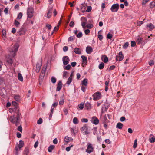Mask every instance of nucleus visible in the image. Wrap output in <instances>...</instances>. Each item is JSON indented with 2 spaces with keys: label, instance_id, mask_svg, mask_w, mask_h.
I'll list each match as a JSON object with an SVG mask.
<instances>
[{
  "label": "nucleus",
  "instance_id": "1",
  "mask_svg": "<svg viewBox=\"0 0 155 155\" xmlns=\"http://www.w3.org/2000/svg\"><path fill=\"white\" fill-rule=\"evenodd\" d=\"M17 111L16 116L14 115L12 116L9 118V120L13 123L15 124L16 126L20 124V119L21 116V114L18 112L19 110H18Z\"/></svg>",
  "mask_w": 155,
  "mask_h": 155
},
{
  "label": "nucleus",
  "instance_id": "2",
  "mask_svg": "<svg viewBox=\"0 0 155 155\" xmlns=\"http://www.w3.org/2000/svg\"><path fill=\"white\" fill-rule=\"evenodd\" d=\"M34 11L33 8L31 7L27 8V15L28 17L31 18L34 15Z\"/></svg>",
  "mask_w": 155,
  "mask_h": 155
},
{
  "label": "nucleus",
  "instance_id": "3",
  "mask_svg": "<svg viewBox=\"0 0 155 155\" xmlns=\"http://www.w3.org/2000/svg\"><path fill=\"white\" fill-rule=\"evenodd\" d=\"M19 144L15 147V150H16V153L17 155H18V151L19 150L21 149L23 146L24 143L23 141L20 140L19 141Z\"/></svg>",
  "mask_w": 155,
  "mask_h": 155
},
{
  "label": "nucleus",
  "instance_id": "4",
  "mask_svg": "<svg viewBox=\"0 0 155 155\" xmlns=\"http://www.w3.org/2000/svg\"><path fill=\"white\" fill-rule=\"evenodd\" d=\"M46 70V68L45 67L43 68L41 72L40 73L39 76V81L41 83L42 81V80L45 76Z\"/></svg>",
  "mask_w": 155,
  "mask_h": 155
},
{
  "label": "nucleus",
  "instance_id": "5",
  "mask_svg": "<svg viewBox=\"0 0 155 155\" xmlns=\"http://www.w3.org/2000/svg\"><path fill=\"white\" fill-rule=\"evenodd\" d=\"M81 131L83 132L84 135H87L89 134V132L88 131L87 126L86 124L81 128Z\"/></svg>",
  "mask_w": 155,
  "mask_h": 155
},
{
  "label": "nucleus",
  "instance_id": "6",
  "mask_svg": "<svg viewBox=\"0 0 155 155\" xmlns=\"http://www.w3.org/2000/svg\"><path fill=\"white\" fill-rule=\"evenodd\" d=\"M119 7V5L118 4H114L112 6L110 10L113 12H117L118 10Z\"/></svg>",
  "mask_w": 155,
  "mask_h": 155
},
{
  "label": "nucleus",
  "instance_id": "7",
  "mask_svg": "<svg viewBox=\"0 0 155 155\" xmlns=\"http://www.w3.org/2000/svg\"><path fill=\"white\" fill-rule=\"evenodd\" d=\"M93 97L94 100H97L101 98V94L100 92H97L93 95Z\"/></svg>",
  "mask_w": 155,
  "mask_h": 155
},
{
  "label": "nucleus",
  "instance_id": "8",
  "mask_svg": "<svg viewBox=\"0 0 155 155\" xmlns=\"http://www.w3.org/2000/svg\"><path fill=\"white\" fill-rule=\"evenodd\" d=\"M18 45L15 44L14 45L13 49L12 50L11 54L12 55V56L14 57L15 55V53L18 50Z\"/></svg>",
  "mask_w": 155,
  "mask_h": 155
},
{
  "label": "nucleus",
  "instance_id": "9",
  "mask_svg": "<svg viewBox=\"0 0 155 155\" xmlns=\"http://www.w3.org/2000/svg\"><path fill=\"white\" fill-rule=\"evenodd\" d=\"M93 150L94 148L92 146V145L90 143H88L86 152L89 153H90L92 152L93 151Z\"/></svg>",
  "mask_w": 155,
  "mask_h": 155
},
{
  "label": "nucleus",
  "instance_id": "10",
  "mask_svg": "<svg viewBox=\"0 0 155 155\" xmlns=\"http://www.w3.org/2000/svg\"><path fill=\"white\" fill-rule=\"evenodd\" d=\"M124 58V56L122 52H120L116 57V60L117 61H121Z\"/></svg>",
  "mask_w": 155,
  "mask_h": 155
},
{
  "label": "nucleus",
  "instance_id": "11",
  "mask_svg": "<svg viewBox=\"0 0 155 155\" xmlns=\"http://www.w3.org/2000/svg\"><path fill=\"white\" fill-rule=\"evenodd\" d=\"M62 61L63 64L64 65H66L69 63L70 59L68 56H65L63 57Z\"/></svg>",
  "mask_w": 155,
  "mask_h": 155
},
{
  "label": "nucleus",
  "instance_id": "12",
  "mask_svg": "<svg viewBox=\"0 0 155 155\" xmlns=\"http://www.w3.org/2000/svg\"><path fill=\"white\" fill-rule=\"evenodd\" d=\"M81 20L83 21V22H81V26L84 29H85L86 27L85 25L87 21L86 18L85 17H82L81 18Z\"/></svg>",
  "mask_w": 155,
  "mask_h": 155
},
{
  "label": "nucleus",
  "instance_id": "13",
  "mask_svg": "<svg viewBox=\"0 0 155 155\" xmlns=\"http://www.w3.org/2000/svg\"><path fill=\"white\" fill-rule=\"evenodd\" d=\"M91 122L95 125L97 124L99 121L98 119L96 117H92L91 120Z\"/></svg>",
  "mask_w": 155,
  "mask_h": 155
},
{
  "label": "nucleus",
  "instance_id": "14",
  "mask_svg": "<svg viewBox=\"0 0 155 155\" xmlns=\"http://www.w3.org/2000/svg\"><path fill=\"white\" fill-rule=\"evenodd\" d=\"M136 41L137 43L139 45L140 44H143V39L139 36H138L137 38Z\"/></svg>",
  "mask_w": 155,
  "mask_h": 155
},
{
  "label": "nucleus",
  "instance_id": "15",
  "mask_svg": "<svg viewBox=\"0 0 155 155\" xmlns=\"http://www.w3.org/2000/svg\"><path fill=\"white\" fill-rule=\"evenodd\" d=\"M146 28L147 29H148L150 30H151L153 29L155 27L154 25L151 23L147 24L146 25Z\"/></svg>",
  "mask_w": 155,
  "mask_h": 155
},
{
  "label": "nucleus",
  "instance_id": "16",
  "mask_svg": "<svg viewBox=\"0 0 155 155\" xmlns=\"http://www.w3.org/2000/svg\"><path fill=\"white\" fill-rule=\"evenodd\" d=\"M86 51L87 53L90 54L93 51V49L91 47L88 46L86 48Z\"/></svg>",
  "mask_w": 155,
  "mask_h": 155
},
{
  "label": "nucleus",
  "instance_id": "17",
  "mask_svg": "<svg viewBox=\"0 0 155 155\" xmlns=\"http://www.w3.org/2000/svg\"><path fill=\"white\" fill-rule=\"evenodd\" d=\"M101 59L102 61L105 63H107L108 60V58L106 55H102Z\"/></svg>",
  "mask_w": 155,
  "mask_h": 155
},
{
  "label": "nucleus",
  "instance_id": "18",
  "mask_svg": "<svg viewBox=\"0 0 155 155\" xmlns=\"http://www.w3.org/2000/svg\"><path fill=\"white\" fill-rule=\"evenodd\" d=\"M62 86V83L61 81H59V82L57 84V87L56 88V91H60L61 88Z\"/></svg>",
  "mask_w": 155,
  "mask_h": 155
},
{
  "label": "nucleus",
  "instance_id": "19",
  "mask_svg": "<svg viewBox=\"0 0 155 155\" xmlns=\"http://www.w3.org/2000/svg\"><path fill=\"white\" fill-rule=\"evenodd\" d=\"M41 63H37L36 65V71L37 72H38L41 68Z\"/></svg>",
  "mask_w": 155,
  "mask_h": 155
},
{
  "label": "nucleus",
  "instance_id": "20",
  "mask_svg": "<svg viewBox=\"0 0 155 155\" xmlns=\"http://www.w3.org/2000/svg\"><path fill=\"white\" fill-rule=\"evenodd\" d=\"M52 12V8H51L48 10L46 16L47 18H49L51 17Z\"/></svg>",
  "mask_w": 155,
  "mask_h": 155
},
{
  "label": "nucleus",
  "instance_id": "21",
  "mask_svg": "<svg viewBox=\"0 0 155 155\" xmlns=\"http://www.w3.org/2000/svg\"><path fill=\"white\" fill-rule=\"evenodd\" d=\"M74 51L77 54H81V50L80 48H75L74 50Z\"/></svg>",
  "mask_w": 155,
  "mask_h": 155
},
{
  "label": "nucleus",
  "instance_id": "22",
  "mask_svg": "<svg viewBox=\"0 0 155 155\" xmlns=\"http://www.w3.org/2000/svg\"><path fill=\"white\" fill-rule=\"evenodd\" d=\"M18 80L21 81L22 82L23 81V79L22 74L20 73H19L18 74Z\"/></svg>",
  "mask_w": 155,
  "mask_h": 155
},
{
  "label": "nucleus",
  "instance_id": "23",
  "mask_svg": "<svg viewBox=\"0 0 155 155\" xmlns=\"http://www.w3.org/2000/svg\"><path fill=\"white\" fill-rule=\"evenodd\" d=\"M123 124L120 122L118 123L116 125V127L119 128V129H121L123 127Z\"/></svg>",
  "mask_w": 155,
  "mask_h": 155
},
{
  "label": "nucleus",
  "instance_id": "24",
  "mask_svg": "<svg viewBox=\"0 0 155 155\" xmlns=\"http://www.w3.org/2000/svg\"><path fill=\"white\" fill-rule=\"evenodd\" d=\"M87 79H84L81 82L82 85H84L86 86L87 85Z\"/></svg>",
  "mask_w": 155,
  "mask_h": 155
},
{
  "label": "nucleus",
  "instance_id": "25",
  "mask_svg": "<svg viewBox=\"0 0 155 155\" xmlns=\"http://www.w3.org/2000/svg\"><path fill=\"white\" fill-rule=\"evenodd\" d=\"M69 142L68 137V136H66L64 139V145H66Z\"/></svg>",
  "mask_w": 155,
  "mask_h": 155
},
{
  "label": "nucleus",
  "instance_id": "26",
  "mask_svg": "<svg viewBox=\"0 0 155 155\" xmlns=\"http://www.w3.org/2000/svg\"><path fill=\"white\" fill-rule=\"evenodd\" d=\"M29 153L28 148L27 147L25 148L24 151L23 155H28Z\"/></svg>",
  "mask_w": 155,
  "mask_h": 155
},
{
  "label": "nucleus",
  "instance_id": "27",
  "mask_svg": "<svg viewBox=\"0 0 155 155\" xmlns=\"http://www.w3.org/2000/svg\"><path fill=\"white\" fill-rule=\"evenodd\" d=\"M64 99L63 97H61V100H60V101H59V104L60 105H62L64 104Z\"/></svg>",
  "mask_w": 155,
  "mask_h": 155
},
{
  "label": "nucleus",
  "instance_id": "28",
  "mask_svg": "<svg viewBox=\"0 0 155 155\" xmlns=\"http://www.w3.org/2000/svg\"><path fill=\"white\" fill-rule=\"evenodd\" d=\"M14 24L16 27H18L20 24V23L19 22L17 21V19H16L14 21Z\"/></svg>",
  "mask_w": 155,
  "mask_h": 155
},
{
  "label": "nucleus",
  "instance_id": "29",
  "mask_svg": "<svg viewBox=\"0 0 155 155\" xmlns=\"http://www.w3.org/2000/svg\"><path fill=\"white\" fill-rule=\"evenodd\" d=\"M104 66V64L103 62H101L99 65L98 68L100 70L103 69Z\"/></svg>",
  "mask_w": 155,
  "mask_h": 155
},
{
  "label": "nucleus",
  "instance_id": "30",
  "mask_svg": "<svg viewBox=\"0 0 155 155\" xmlns=\"http://www.w3.org/2000/svg\"><path fill=\"white\" fill-rule=\"evenodd\" d=\"M55 146L54 145H51L48 148V151L49 152H51L52 151L53 149L54 148Z\"/></svg>",
  "mask_w": 155,
  "mask_h": 155
},
{
  "label": "nucleus",
  "instance_id": "31",
  "mask_svg": "<svg viewBox=\"0 0 155 155\" xmlns=\"http://www.w3.org/2000/svg\"><path fill=\"white\" fill-rule=\"evenodd\" d=\"M73 123L75 124H78V123L79 121L78 118L76 117H74L73 120Z\"/></svg>",
  "mask_w": 155,
  "mask_h": 155
},
{
  "label": "nucleus",
  "instance_id": "32",
  "mask_svg": "<svg viewBox=\"0 0 155 155\" xmlns=\"http://www.w3.org/2000/svg\"><path fill=\"white\" fill-rule=\"evenodd\" d=\"M23 14L21 12H20L18 15L17 17L16 18L17 20L21 19L22 17Z\"/></svg>",
  "mask_w": 155,
  "mask_h": 155
},
{
  "label": "nucleus",
  "instance_id": "33",
  "mask_svg": "<svg viewBox=\"0 0 155 155\" xmlns=\"http://www.w3.org/2000/svg\"><path fill=\"white\" fill-rule=\"evenodd\" d=\"M72 81V78H69L68 79V81L66 82V84L69 85Z\"/></svg>",
  "mask_w": 155,
  "mask_h": 155
},
{
  "label": "nucleus",
  "instance_id": "34",
  "mask_svg": "<svg viewBox=\"0 0 155 155\" xmlns=\"http://www.w3.org/2000/svg\"><path fill=\"white\" fill-rule=\"evenodd\" d=\"M97 127H94L92 129V130H93V134L94 135H95L97 134Z\"/></svg>",
  "mask_w": 155,
  "mask_h": 155
},
{
  "label": "nucleus",
  "instance_id": "35",
  "mask_svg": "<svg viewBox=\"0 0 155 155\" xmlns=\"http://www.w3.org/2000/svg\"><path fill=\"white\" fill-rule=\"evenodd\" d=\"M51 81L54 84L56 82V79L54 77H52L51 78Z\"/></svg>",
  "mask_w": 155,
  "mask_h": 155
},
{
  "label": "nucleus",
  "instance_id": "36",
  "mask_svg": "<svg viewBox=\"0 0 155 155\" xmlns=\"http://www.w3.org/2000/svg\"><path fill=\"white\" fill-rule=\"evenodd\" d=\"M92 9L91 7L90 6H89L87 7V9L86 10V12H90Z\"/></svg>",
  "mask_w": 155,
  "mask_h": 155
},
{
  "label": "nucleus",
  "instance_id": "37",
  "mask_svg": "<svg viewBox=\"0 0 155 155\" xmlns=\"http://www.w3.org/2000/svg\"><path fill=\"white\" fill-rule=\"evenodd\" d=\"M155 6V2H152L150 4V7L151 8H153Z\"/></svg>",
  "mask_w": 155,
  "mask_h": 155
},
{
  "label": "nucleus",
  "instance_id": "38",
  "mask_svg": "<svg viewBox=\"0 0 155 155\" xmlns=\"http://www.w3.org/2000/svg\"><path fill=\"white\" fill-rule=\"evenodd\" d=\"M129 45V43L128 42H126L124 43V45L123 46V48L125 49Z\"/></svg>",
  "mask_w": 155,
  "mask_h": 155
},
{
  "label": "nucleus",
  "instance_id": "39",
  "mask_svg": "<svg viewBox=\"0 0 155 155\" xmlns=\"http://www.w3.org/2000/svg\"><path fill=\"white\" fill-rule=\"evenodd\" d=\"M14 99L16 101H19L20 99V96L18 95H16L14 96Z\"/></svg>",
  "mask_w": 155,
  "mask_h": 155
},
{
  "label": "nucleus",
  "instance_id": "40",
  "mask_svg": "<svg viewBox=\"0 0 155 155\" xmlns=\"http://www.w3.org/2000/svg\"><path fill=\"white\" fill-rule=\"evenodd\" d=\"M81 58L83 60V62H86L87 60V57L84 56L82 55L81 56Z\"/></svg>",
  "mask_w": 155,
  "mask_h": 155
},
{
  "label": "nucleus",
  "instance_id": "41",
  "mask_svg": "<svg viewBox=\"0 0 155 155\" xmlns=\"http://www.w3.org/2000/svg\"><path fill=\"white\" fill-rule=\"evenodd\" d=\"M68 74V73L67 71H64L63 72V78H66L67 77V75Z\"/></svg>",
  "mask_w": 155,
  "mask_h": 155
},
{
  "label": "nucleus",
  "instance_id": "42",
  "mask_svg": "<svg viewBox=\"0 0 155 155\" xmlns=\"http://www.w3.org/2000/svg\"><path fill=\"white\" fill-rule=\"evenodd\" d=\"M73 145L72 144L70 146H69L68 147H67L65 149L66 150L67 152L70 151L71 149V148L73 147Z\"/></svg>",
  "mask_w": 155,
  "mask_h": 155
},
{
  "label": "nucleus",
  "instance_id": "43",
  "mask_svg": "<svg viewBox=\"0 0 155 155\" xmlns=\"http://www.w3.org/2000/svg\"><path fill=\"white\" fill-rule=\"evenodd\" d=\"M112 34L109 33L107 35V38L109 39H111L112 38Z\"/></svg>",
  "mask_w": 155,
  "mask_h": 155
},
{
  "label": "nucleus",
  "instance_id": "44",
  "mask_svg": "<svg viewBox=\"0 0 155 155\" xmlns=\"http://www.w3.org/2000/svg\"><path fill=\"white\" fill-rule=\"evenodd\" d=\"M101 31H100L98 33V38L100 41H101L103 38V36L99 34V32Z\"/></svg>",
  "mask_w": 155,
  "mask_h": 155
},
{
  "label": "nucleus",
  "instance_id": "45",
  "mask_svg": "<svg viewBox=\"0 0 155 155\" xmlns=\"http://www.w3.org/2000/svg\"><path fill=\"white\" fill-rule=\"evenodd\" d=\"M12 104L14 105L16 109L17 108V104L15 101H13L12 102Z\"/></svg>",
  "mask_w": 155,
  "mask_h": 155
},
{
  "label": "nucleus",
  "instance_id": "46",
  "mask_svg": "<svg viewBox=\"0 0 155 155\" xmlns=\"http://www.w3.org/2000/svg\"><path fill=\"white\" fill-rule=\"evenodd\" d=\"M42 123V119L41 118H39L37 122V123L38 124H40Z\"/></svg>",
  "mask_w": 155,
  "mask_h": 155
},
{
  "label": "nucleus",
  "instance_id": "47",
  "mask_svg": "<svg viewBox=\"0 0 155 155\" xmlns=\"http://www.w3.org/2000/svg\"><path fill=\"white\" fill-rule=\"evenodd\" d=\"M86 107L87 109H89L91 108V104L89 103H87L85 104Z\"/></svg>",
  "mask_w": 155,
  "mask_h": 155
},
{
  "label": "nucleus",
  "instance_id": "48",
  "mask_svg": "<svg viewBox=\"0 0 155 155\" xmlns=\"http://www.w3.org/2000/svg\"><path fill=\"white\" fill-rule=\"evenodd\" d=\"M17 130L21 132H22V128L21 125H20L17 128Z\"/></svg>",
  "mask_w": 155,
  "mask_h": 155
},
{
  "label": "nucleus",
  "instance_id": "49",
  "mask_svg": "<svg viewBox=\"0 0 155 155\" xmlns=\"http://www.w3.org/2000/svg\"><path fill=\"white\" fill-rule=\"evenodd\" d=\"M137 139H135L134 141V144L133 145V147L134 148H135L137 147Z\"/></svg>",
  "mask_w": 155,
  "mask_h": 155
},
{
  "label": "nucleus",
  "instance_id": "50",
  "mask_svg": "<svg viewBox=\"0 0 155 155\" xmlns=\"http://www.w3.org/2000/svg\"><path fill=\"white\" fill-rule=\"evenodd\" d=\"M81 121L82 122L87 123L88 120L87 118H82L81 119Z\"/></svg>",
  "mask_w": 155,
  "mask_h": 155
},
{
  "label": "nucleus",
  "instance_id": "51",
  "mask_svg": "<svg viewBox=\"0 0 155 155\" xmlns=\"http://www.w3.org/2000/svg\"><path fill=\"white\" fill-rule=\"evenodd\" d=\"M150 141L151 143H153L155 142V138L154 137L151 138L150 139Z\"/></svg>",
  "mask_w": 155,
  "mask_h": 155
},
{
  "label": "nucleus",
  "instance_id": "52",
  "mask_svg": "<svg viewBox=\"0 0 155 155\" xmlns=\"http://www.w3.org/2000/svg\"><path fill=\"white\" fill-rule=\"evenodd\" d=\"M71 67V66L70 65L68 64L65 66L64 69H66L67 70H69L70 69Z\"/></svg>",
  "mask_w": 155,
  "mask_h": 155
},
{
  "label": "nucleus",
  "instance_id": "53",
  "mask_svg": "<svg viewBox=\"0 0 155 155\" xmlns=\"http://www.w3.org/2000/svg\"><path fill=\"white\" fill-rule=\"evenodd\" d=\"M79 108L81 109L82 110L84 108V105L82 104H81L78 105Z\"/></svg>",
  "mask_w": 155,
  "mask_h": 155
},
{
  "label": "nucleus",
  "instance_id": "54",
  "mask_svg": "<svg viewBox=\"0 0 155 155\" xmlns=\"http://www.w3.org/2000/svg\"><path fill=\"white\" fill-rule=\"evenodd\" d=\"M76 36L78 38L81 37L82 36V33L81 32H80L78 34L76 35Z\"/></svg>",
  "mask_w": 155,
  "mask_h": 155
},
{
  "label": "nucleus",
  "instance_id": "55",
  "mask_svg": "<svg viewBox=\"0 0 155 155\" xmlns=\"http://www.w3.org/2000/svg\"><path fill=\"white\" fill-rule=\"evenodd\" d=\"M74 40V38L72 36H70L68 39V41H72Z\"/></svg>",
  "mask_w": 155,
  "mask_h": 155
},
{
  "label": "nucleus",
  "instance_id": "56",
  "mask_svg": "<svg viewBox=\"0 0 155 155\" xmlns=\"http://www.w3.org/2000/svg\"><path fill=\"white\" fill-rule=\"evenodd\" d=\"M90 32V30L89 29H87L84 31L85 34L86 35H88Z\"/></svg>",
  "mask_w": 155,
  "mask_h": 155
},
{
  "label": "nucleus",
  "instance_id": "57",
  "mask_svg": "<svg viewBox=\"0 0 155 155\" xmlns=\"http://www.w3.org/2000/svg\"><path fill=\"white\" fill-rule=\"evenodd\" d=\"M86 27L87 28H91L93 27V25L92 24H87L86 26Z\"/></svg>",
  "mask_w": 155,
  "mask_h": 155
},
{
  "label": "nucleus",
  "instance_id": "58",
  "mask_svg": "<svg viewBox=\"0 0 155 155\" xmlns=\"http://www.w3.org/2000/svg\"><path fill=\"white\" fill-rule=\"evenodd\" d=\"M136 45V42H135L133 41H131V46L132 47H133L135 46Z\"/></svg>",
  "mask_w": 155,
  "mask_h": 155
},
{
  "label": "nucleus",
  "instance_id": "59",
  "mask_svg": "<svg viewBox=\"0 0 155 155\" xmlns=\"http://www.w3.org/2000/svg\"><path fill=\"white\" fill-rule=\"evenodd\" d=\"M2 33L3 35L5 36L6 35V31L5 30L3 29L2 30Z\"/></svg>",
  "mask_w": 155,
  "mask_h": 155
},
{
  "label": "nucleus",
  "instance_id": "60",
  "mask_svg": "<svg viewBox=\"0 0 155 155\" xmlns=\"http://www.w3.org/2000/svg\"><path fill=\"white\" fill-rule=\"evenodd\" d=\"M46 27L48 28V29L50 30L51 28L52 27L51 25L48 24L46 25Z\"/></svg>",
  "mask_w": 155,
  "mask_h": 155
},
{
  "label": "nucleus",
  "instance_id": "61",
  "mask_svg": "<svg viewBox=\"0 0 155 155\" xmlns=\"http://www.w3.org/2000/svg\"><path fill=\"white\" fill-rule=\"evenodd\" d=\"M86 89V87L83 86V85H82L81 87V89L82 91L83 92H84L85 91V90Z\"/></svg>",
  "mask_w": 155,
  "mask_h": 155
},
{
  "label": "nucleus",
  "instance_id": "62",
  "mask_svg": "<svg viewBox=\"0 0 155 155\" xmlns=\"http://www.w3.org/2000/svg\"><path fill=\"white\" fill-rule=\"evenodd\" d=\"M68 47L67 46H64L63 48V51L64 52H66V51H67L68 50Z\"/></svg>",
  "mask_w": 155,
  "mask_h": 155
},
{
  "label": "nucleus",
  "instance_id": "63",
  "mask_svg": "<svg viewBox=\"0 0 155 155\" xmlns=\"http://www.w3.org/2000/svg\"><path fill=\"white\" fill-rule=\"evenodd\" d=\"M126 119L125 117H122L120 119V120L121 122H123Z\"/></svg>",
  "mask_w": 155,
  "mask_h": 155
},
{
  "label": "nucleus",
  "instance_id": "64",
  "mask_svg": "<svg viewBox=\"0 0 155 155\" xmlns=\"http://www.w3.org/2000/svg\"><path fill=\"white\" fill-rule=\"evenodd\" d=\"M74 25V22L71 21L69 24V26L71 27H73Z\"/></svg>",
  "mask_w": 155,
  "mask_h": 155
}]
</instances>
